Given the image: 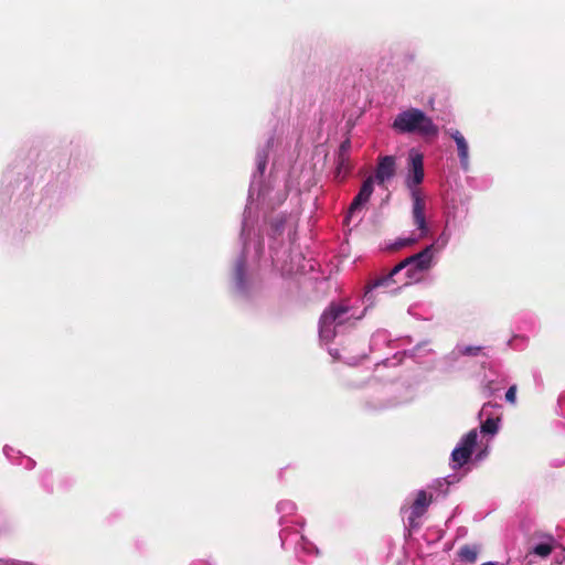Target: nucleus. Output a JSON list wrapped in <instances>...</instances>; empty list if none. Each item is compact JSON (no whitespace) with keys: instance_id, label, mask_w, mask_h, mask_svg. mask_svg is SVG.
Segmentation results:
<instances>
[{"instance_id":"0eeeda50","label":"nucleus","mask_w":565,"mask_h":565,"mask_svg":"<svg viewBox=\"0 0 565 565\" xmlns=\"http://www.w3.org/2000/svg\"><path fill=\"white\" fill-rule=\"evenodd\" d=\"M429 503L430 499L426 492L419 491L411 508L404 511L405 514L407 513L406 519L409 527L418 525V519L426 512Z\"/></svg>"},{"instance_id":"f3484780","label":"nucleus","mask_w":565,"mask_h":565,"mask_svg":"<svg viewBox=\"0 0 565 565\" xmlns=\"http://www.w3.org/2000/svg\"><path fill=\"white\" fill-rule=\"evenodd\" d=\"M479 350L478 347H463L459 349V352L465 355H475Z\"/></svg>"},{"instance_id":"ddd939ff","label":"nucleus","mask_w":565,"mask_h":565,"mask_svg":"<svg viewBox=\"0 0 565 565\" xmlns=\"http://www.w3.org/2000/svg\"><path fill=\"white\" fill-rule=\"evenodd\" d=\"M479 548L477 545H465L459 552V558L468 563H475L478 558Z\"/></svg>"},{"instance_id":"423d86ee","label":"nucleus","mask_w":565,"mask_h":565,"mask_svg":"<svg viewBox=\"0 0 565 565\" xmlns=\"http://www.w3.org/2000/svg\"><path fill=\"white\" fill-rule=\"evenodd\" d=\"M355 318L351 309L344 305H330L319 321V334L323 341H331L341 330Z\"/></svg>"},{"instance_id":"6ab92c4d","label":"nucleus","mask_w":565,"mask_h":565,"mask_svg":"<svg viewBox=\"0 0 565 565\" xmlns=\"http://www.w3.org/2000/svg\"><path fill=\"white\" fill-rule=\"evenodd\" d=\"M190 565H212V564L209 563L207 561L196 559V561L192 562Z\"/></svg>"},{"instance_id":"f8f14e48","label":"nucleus","mask_w":565,"mask_h":565,"mask_svg":"<svg viewBox=\"0 0 565 565\" xmlns=\"http://www.w3.org/2000/svg\"><path fill=\"white\" fill-rule=\"evenodd\" d=\"M555 545V541L553 537L548 536L545 541L536 544L532 552L533 554L540 556V557H547L551 552L553 551Z\"/></svg>"},{"instance_id":"f03ea898","label":"nucleus","mask_w":565,"mask_h":565,"mask_svg":"<svg viewBox=\"0 0 565 565\" xmlns=\"http://www.w3.org/2000/svg\"><path fill=\"white\" fill-rule=\"evenodd\" d=\"M424 179V156L417 149L412 148L407 153L404 184L412 201L411 220L414 230L407 236L398 237L392 245L393 248L412 246L430 235V224L426 215V195L420 188Z\"/></svg>"},{"instance_id":"4468645a","label":"nucleus","mask_w":565,"mask_h":565,"mask_svg":"<svg viewBox=\"0 0 565 565\" xmlns=\"http://www.w3.org/2000/svg\"><path fill=\"white\" fill-rule=\"evenodd\" d=\"M295 548L298 552H303L307 554H313V553L317 554L318 553V548L315 546V544L309 542L303 536H300V540L296 543Z\"/></svg>"},{"instance_id":"2eb2a0df","label":"nucleus","mask_w":565,"mask_h":565,"mask_svg":"<svg viewBox=\"0 0 565 565\" xmlns=\"http://www.w3.org/2000/svg\"><path fill=\"white\" fill-rule=\"evenodd\" d=\"M450 239V234L446 231H443V233L438 236V238L433 243L435 244V255L439 252H441L448 244Z\"/></svg>"},{"instance_id":"9b49d317","label":"nucleus","mask_w":565,"mask_h":565,"mask_svg":"<svg viewBox=\"0 0 565 565\" xmlns=\"http://www.w3.org/2000/svg\"><path fill=\"white\" fill-rule=\"evenodd\" d=\"M450 136L456 142L460 167L463 171L469 170V146L465 137L459 130L450 131Z\"/></svg>"},{"instance_id":"1a4fd4ad","label":"nucleus","mask_w":565,"mask_h":565,"mask_svg":"<svg viewBox=\"0 0 565 565\" xmlns=\"http://www.w3.org/2000/svg\"><path fill=\"white\" fill-rule=\"evenodd\" d=\"M396 159L393 156H383L379 158L377 167L375 170L374 182L383 184L395 175Z\"/></svg>"},{"instance_id":"7ed1b4c3","label":"nucleus","mask_w":565,"mask_h":565,"mask_svg":"<svg viewBox=\"0 0 565 565\" xmlns=\"http://www.w3.org/2000/svg\"><path fill=\"white\" fill-rule=\"evenodd\" d=\"M435 244L426 246L423 250L414 254L397 264L387 275L374 279L364 294L363 301L372 305L373 294L377 289L386 292H394L402 286L418 280L423 273L428 271L435 265Z\"/></svg>"},{"instance_id":"5701e85b","label":"nucleus","mask_w":565,"mask_h":565,"mask_svg":"<svg viewBox=\"0 0 565 565\" xmlns=\"http://www.w3.org/2000/svg\"><path fill=\"white\" fill-rule=\"evenodd\" d=\"M480 565H499V564L495 562H487V563H482Z\"/></svg>"},{"instance_id":"f257e3e1","label":"nucleus","mask_w":565,"mask_h":565,"mask_svg":"<svg viewBox=\"0 0 565 565\" xmlns=\"http://www.w3.org/2000/svg\"><path fill=\"white\" fill-rule=\"evenodd\" d=\"M273 145V139L267 140L264 148L259 149L256 154V164L257 172L253 174L249 194H248V204L246 206L244 213V220L242 225V239H243V252L235 264V286L236 289L245 294L247 291V276L249 267L253 263L258 259L259 256V244L258 242L249 241V215L252 211L253 202L259 201L263 205H269L274 196L271 195V190L269 188H263L260 184V179L265 172L268 153Z\"/></svg>"},{"instance_id":"a211bd4d","label":"nucleus","mask_w":565,"mask_h":565,"mask_svg":"<svg viewBox=\"0 0 565 565\" xmlns=\"http://www.w3.org/2000/svg\"><path fill=\"white\" fill-rule=\"evenodd\" d=\"M3 452H4V455H6L8 458H12V454H11V452H14V450H13L11 447L6 446V447L3 448Z\"/></svg>"},{"instance_id":"6e6552de","label":"nucleus","mask_w":565,"mask_h":565,"mask_svg":"<svg viewBox=\"0 0 565 565\" xmlns=\"http://www.w3.org/2000/svg\"><path fill=\"white\" fill-rule=\"evenodd\" d=\"M277 511L281 514L280 516V524L284 526L280 531V540L282 547H286L287 545H290L292 542L290 540L289 529L287 526V523L289 521L287 520L288 516L292 515L296 511V504L289 500H282L278 502L277 504Z\"/></svg>"},{"instance_id":"39448f33","label":"nucleus","mask_w":565,"mask_h":565,"mask_svg":"<svg viewBox=\"0 0 565 565\" xmlns=\"http://www.w3.org/2000/svg\"><path fill=\"white\" fill-rule=\"evenodd\" d=\"M392 128L398 134L417 135L423 138H434L439 132L431 117L415 107L399 111L393 120Z\"/></svg>"},{"instance_id":"4be33fe9","label":"nucleus","mask_w":565,"mask_h":565,"mask_svg":"<svg viewBox=\"0 0 565 565\" xmlns=\"http://www.w3.org/2000/svg\"><path fill=\"white\" fill-rule=\"evenodd\" d=\"M26 461H28V466H26L28 468H32L34 466V461L32 459L28 458Z\"/></svg>"},{"instance_id":"9d476101","label":"nucleus","mask_w":565,"mask_h":565,"mask_svg":"<svg viewBox=\"0 0 565 565\" xmlns=\"http://www.w3.org/2000/svg\"><path fill=\"white\" fill-rule=\"evenodd\" d=\"M374 191V179L372 177H369L362 184L359 193L352 201L350 209H349V215L352 216L356 211L362 209L367 201L370 200L372 193Z\"/></svg>"},{"instance_id":"412c9836","label":"nucleus","mask_w":565,"mask_h":565,"mask_svg":"<svg viewBox=\"0 0 565 565\" xmlns=\"http://www.w3.org/2000/svg\"><path fill=\"white\" fill-rule=\"evenodd\" d=\"M558 404H559V407L561 408H564L565 407V396H561L559 399H558Z\"/></svg>"},{"instance_id":"dca6fc26","label":"nucleus","mask_w":565,"mask_h":565,"mask_svg":"<svg viewBox=\"0 0 565 565\" xmlns=\"http://www.w3.org/2000/svg\"><path fill=\"white\" fill-rule=\"evenodd\" d=\"M505 399L511 403V404H514L515 403V399H516V387L513 385L511 387H509V390L507 391L505 393Z\"/></svg>"},{"instance_id":"b1692460","label":"nucleus","mask_w":565,"mask_h":565,"mask_svg":"<svg viewBox=\"0 0 565 565\" xmlns=\"http://www.w3.org/2000/svg\"><path fill=\"white\" fill-rule=\"evenodd\" d=\"M281 228V224L276 225L275 230L279 231Z\"/></svg>"},{"instance_id":"20e7f679","label":"nucleus","mask_w":565,"mask_h":565,"mask_svg":"<svg viewBox=\"0 0 565 565\" xmlns=\"http://www.w3.org/2000/svg\"><path fill=\"white\" fill-rule=\"evenodd\" d=\"M492 408H494L493 405L484 404L479 413L481 419L486 417L480 426L482 437L479 438L477 429H471L460 439L452 450L451 460L455 468L462 467L467 463L472 454H476L477 461H481L487 457L490 447V438H487L486 435L493 437L499 430V417L491 416Z\"/></svg>"},{"instance_id":"aec40b11","label":"nucleus","mask_w":565,"mask_h":565,"mask_svg":"<svg viewBox=\"0 0 565 565\" xmlns=\"http://www.w3.org/2000/svg\"><path fill=\"white\" fill-rule=\"evenodd\" d=\"M286 195L284 192L281 193H278L275 199L277 200L278 203H281L284 200H285Z\"/></svg>"}]
</instances>
